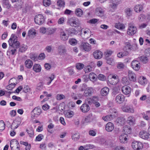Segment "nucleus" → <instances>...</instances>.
<instances>
[{"label": "nucleus", "mask_w": 150, "mask_h": 150, "mask_svg": "<svg viewBox=\"0 0 150 150\" xmlns=\"http://www.w3.org/2000/svg\"><path fill=\"white\" fill-rule=\"evenodd\" d=\"M8 42L10 47L16 49L18 48L20 45L19 42L17 41V37H15L13 34L11 35Z\"/></svg>", "instance_id": "obj_1"}, {"label": "nucleus", "mask_w": 150, "mask_h": 150, "mask_svg": "<svg viewBox=\"0 0 150 150\" xmlns=\"http://www.w3.org/2000/svg\"><path fill=\"white\" fill-rule=\"evenodd\" d=\"M137 30V28L136 26L132 23H129L127 31V34L130 35H133L136 33Z\"/></svg>", "instance_id": "obj_2"}, {"label": "nucleus", "mask_w": 150, "mask_h": 150, "mask_svg": "<svg viewBox=\"0 0 150 150\" xmlns=\"http://www.w3.org/2000/svg\"><path fill=\"white\" fill-rule=\"evenodd\" d=\"M35 23L38 25H42L45 22V19L44 16L41 14H38L35 16L34 18Z\"/></svg>", "instance_id": "obj_3"}, {"label": "nucleus", "mask_w": 150, "mask_h": 150, "mask_svg": "<svg viewBox=\"0 0 150 150\" xmlns=\"http://www.w3.org/2000/svg\"><path fill=\"white\" fill-rule=\"evenodd\" d=\"M20 145L18 141L13 139L10 142V146L12 150H20Z\"/></svg>", "instance_id": "obj_4"}, {"label": "nucleus", "mask_w": 150, "mask_h": 150, "mask_svg": "<svg viewBox=\"0 0 150 150\" xmlns=\"http://www.w3.org/2000/svg\"><path fill=\"white\" fill-rule=\"evenodd\" d=\"M104 9L101 7H97L95 10V14L100 17H102L104 16L105 13Z\"/></svg>", "instance_id": "obj_5"}, {"label": "nucleus", "mask_w": 150, "mask_h": 150, "mask_svg": "<svg viewBox=\"0 0 150 150\" xmlns=\"http://www.w3.org/2000/svg\"><path fill=\"white\" fill-rule=\"evenodd\" d=\"M118 81L119 78L117 75H113L110 78H108L107 83L114 85L116 84Z\"/></svg>", "instance_id": "obj_6"}, {"label": "nucleus", "mask_w": 150, "mask_h": 150, "mask_svg": "<svg viewBox=\"0 0 150 150\" xmlns=\"http://www.w3.org/2000/svg\"><path fill=\"white\" fill-rule=\"evenodd\" d=\"M132 148L135 150H139L142 149L143 147V144L139 142L134 141L132 143Z\"/></svg>", "instance_id": "obj_7"}, {"label": "nucleus", "mask_w": 150, "mask_h": 150, "mask_svg": "<svg viewBox=\"0 0 150 150\" xmlns=\"http://www.w3.org/2000/svg\"><path fill=\"white\" fill-rule=\"evenodd\" d=\"M121 2V0H111L109 7L114 10H116Z\"/></svg>", "instance_id": "obj_8"}, {"label": "nucleus", "mask_w": 150, "mask_h": 150, "mask_svg": "<svg viewBox=\"0 0 150 150\" xmlns=\"http://www.w3.org/2000/svg\"><path fill=\"white\" fill-rule=\"evenodd\" d=\"M42 111L41 109L39 107H35L32 111V115L34 117H37L41 114Z\"/></svg>", "instance_id": "obj_9"}, {"label": "nucleus", "mask_w": 150, "mask_h": 150, "mask_svg": "<svg viewBox=\"0 0 150 150\" xmlns=\"http://www.w3.org/2000/svg\"><path fill=\"white\" fill-rule=\"evenodd\" d=\"M81 49L86 51H89L91 49V47L89 43L84 42H82L80 46Z\"/></svg>", "instance_id": "obj_10"}, {"label": "nucleus", "mask_w": 150, "mask_h": 150, "mask_svg": "<svg viewBox=\"0 0 150 150\" xmlns=\"http://www.w3.org/2000/svg\"><path fill=\"white\" fill-rule=\"evenodd\" d=\"M69 23L71 26L75 27L79 26L80 24V22L78 20L73 18L70 19Z\"/></svg>", "instance_id": "obj_11"}, {"label": "nucleus", "mask_w": 150, "mask_h": 150, "mask_svg": "<svg viewBox=\"0 0 150 150\" xmlns=\"http://www.w3.org/2000/svg\"><path fill=\"white\" fill-rule=\"evenodd\" d=\"M125 99V97L122 94H119L115 97V101L116 103L121 104L123 103Z\"/></svg>", "instance_id": "obj_12"}, {"label": "nucleus", "mask_w": 150, "mask_h": 150, "mask_svg": "<svg viewBox=\"0 0 150 150\" xmlns=\"http://www.w3.org/2000/svg\"><path fill=\"white\" fill-rule=\"evenodd\" d=\"M122 110L124 112L133 113L134 112V110L133 107L125 105L123 106Z\"/></svg>", "instance_id": "obj_13"}, {"label": "nucleus", "mask_w": 150, "mask_h": 150, "mask_svg": "<svg viewBox=\"0 0 150 150\" xmlns=\"http://www.w3.org/2000/svg\"><path fill=\"white\" fill-rule=\"evenodd\" d=\"M132 68L135 71H138L140 67V63L137 60H134L131 63Z\"/></svg>", "instance_id": "obj_14"}, {"label": "nucleus", "mask_w": 150, "mask_h": 150, "mask_svg": "<svg viewBox=\"0 0 150 150\" xmlns=\"http://www.w3.org/2000/svg\"><path fill=\"white\" fill-rule=\"evenodd\" d=\"M122 93L126 95H129L131 92V88L130 87L125 86L122 87Z\"/></svg>", "instance_id": "obj_15"}, {"label": "nucleus", "mask_w": 150, "mask_h": 150, "mask_svg": "<svg viewBox=\"0 0 150 150\" xmlns=\"http://www.w3.org/2000/svg\"><path fill=\"white\" fill-rule=\"evenodd\" d=\"M109 111L111 114L109 115L110 117H111L112 120L117 116L118 112L115 109L112 108Z\"/></svg>", "instance_id": "obj_16"}, {"label": "nucleus", "mask_w": 150, "mask_h": 150, "mask_svg": "<svg viewBox=\"0 0 150 150\" xmlns=\"http://www.w3.org/2000/svg\"><path fill=\"white\" fill-rule=\"evenodd\" d=\"M114 128V125L111 122H108L105 126V129L108 132H112Z\"/></svg>", "instance_id": "obj_17"}, {"label": "nucleus", "mask_w": 150, "mask_h": 150, "mask_svg": "<svg viewBox=\"0 0 150 150\" xmlns=\"http://www.w3.org/2000/svg\"><path fill=\"white\" fill-rule=\"evenodd\" d=\"M90 107L89 105L86 103L83 104L80 107L81 111L84 113H86L89 111Z\"/></svg>", "instance_id": "obj_18"}, {"label": "nucleus", "mask_w": 150, "mask_h": 150, "mask_svg": "<svg viewBox=\"0 0 150 150\" xmlns=\"http://www.w3.org/2000/svg\"><path fill=\"white\" fill-rule=\"evenodd\" d=\"M93 54L94 58L97 59H101L103 56V53L102 52L98 50H97L95 51Z\"/></svg>", "instance_id": "obj_19"}, {"label": "nucleus", "mask_w": 150, "mask_h": 150, "mask_svg": "<svg viewBox=\"0 0 150 150\" xmlns=\"http://www.w3.org/2000/svg\"><path fill=\"white\" fill-rule=\"evenodd\" d=\"M93 92V89L92 88L88 87L87 88L83 94L84 96L87 97L91 96Z\"/></svg>", "instance_id": "obj_20"}, {"label": "nucleus", "mask_w": 150, "mask_h": 150, "mask_svg": "<svg viewBox=\"0 0 150 150\" xmlns=\"http://www.w3.org/2000/svg\"><path fill=\"white\" fill-rule=\"evenodd\" d=\"M125 122V120L123 117H119L117 118L115 121L116 124L118 126L123 125Z\"/></svg>", "instance_id": "obj_21"}, {"label": "nucleus", "mask_w": 150, "mask_h": 150, "mask_svg": "<svg viewBox=\"0 0 150 150\" xmlns=\"http://www.w3.org/2000/svg\"><path fill=\"white\" fill-rule=\"evenodd\" d=\"M129 78L130 81H136V77L135 74L132 71L129 70L128 71Z\"/></svg>", "instance_id": "obj_22"}, {"label": "nucleus", "mask_w": 150, "mask_h": 150, "mask_svg": "<svg viewBox=\"0 0 150 150\" xmlns=\"http://www.w3.org/2000/svg\"><path fill=\"white\" fill-rule=\"evenodd\" d=\"M25 66L28 69H30L33 66V62L30 59H27L24 63Z\"/></svg>", "instance_id": "obj_23"}, {"label": "nucleus", "mask_w": 150, "mask_h": 150, "mask_svg": "<svg viewBox=\"0 0 150 150\" xmlns=\"http://www.w3.org/2000/svg\"><path fill=\"white\" fill-rule=\"evenodd\" d=\"M139 135L140 137L145 139H147L149 136V134L144 131H141L139 133Z\"/></svg>", "instance_id": "obj_24"}, {"label": "nucleus", "mask_w": 150, "mask_h": 150, "mask_svg": "<svg viewBox=\"0 0 150 150\" xmlns=\"http://www.w3.org/2000/svg\"><path fill=\"white\" fill-rule=\"evenodd\" d=\"M57 50L58 53L60 55L64 54L66 52V50L64 46L62 45L59 46Z\"/></svg>", "instance_id": "obj_25"}, {"label": "nucleus", "mask_w": 150, "mask_h": 150, "mask_svg": "<svg viewBox=\"0 0 150 150\" xmlns=\"http://www.w3.org/2000/svg\"><path fill=\"white\" fill-rule=\"evenodd\" d=\"M127 134H122L119 137L120 142L122 143H124L127 140Z\"/></svg>", "instance_id": "obj_26"}, {"label": "nucleus", "mask_w": 150, "mask_h": 150, "mask_svg": "<svg viewBox=\"0 0 150 150\" xmlns=\"http://www.w3.org/2000/svg\"><path fill=\"white\" fill-rule=\"evenodd\" d=\"M142 115L143 118L146 120H150V111L142 113Z\"/></svg>", "instance_id": "obj_27"}, {"label": "nucleus", "mask_w": 150, "mask_h": 150, "mask_svg": "<svg viewBox=\"0 0 150 150\" xmlns=\"http://www.w3.org/2000/svg\"><path fill=\"white\" fill-rule=\"evenodd\" d=\"M60 37L61 39L64 41H66L68 39V36L64 31L62 30L60 33Z\"/></svg>", "instance_id": "obj_28"}, {"label": "nucleus", "mask_w": 150, "mask_h": 150, "mask_svg": "<svg viewBox=\"0 0 150 150\" xmlns=\"http://www.w3.org/2000/svg\"><path fill=\"white\" fill-rule=\"evenodd\" d=\"M138 81L139 83L141 84L144 85L146 83L147 81L145 77L141 76L139 79Z\"/></svg>", "instance_id": "obj_29"}, {"label": "nucleus", "mask_w": 150, "mask_h": 150, "mask_svg": "<svg viewBox=\"0 0 150 150\" xmlns=\"http://www.w3.org/2000/svg\"><path fill=\"white\" fill-rule=\"evenodd\" d=\"M109 91L108 88L107 87H104L101 91V94L102 96H106L108 93Z\"/></svg>", "instance_id": "obj_30"}, {"label": "nucleus", "mask_w": 150, "mask_h": 150, "mask_svg": "<svg viewBox=\"0 0 150 150\" xmlns=\"http://www.w3.org/2000/svg\"><path fill=\"white\" fill-rule=\"evenodd\" d=\"M33 70L36 72H40L41 70V67L40 65L38 64H34L33 67Z\"/></svg>", "instance_id": "obj_31"}, {"label": "nucleus", "mask_w": 150, "mask_h": 150, "mask_svg": "<svg viewBox=\"0 0 150 150\" xmlns=\"http://www.w3.org/2000/svg\"><path fill=\"white\" fill-rule=\"evenodd\" d=\"M127 123L130 125H132L134 124L135 119L134 117L129 116L127 118Z\"/></svg>", "instance_id": "obj_32"}, {"label": "nucleus", "mask_w": 150, "mask_h": 150, "mask_svg": "<svg viewBox=\"0 0 150 150\" xmlns=\"http://www.w3.org/2000/svg\"><path fill=\"white\" fill-rule=\"evenodd\" d=\"M56 28H47V34L50 35L53 34L56 30Z\"/></svg>", "instance_id": "obj_33"}, {"label": "nucleus", "mask_w": 150, "mask_h": 150, "mask_svg": "<svg viewBox=\"0 0 150 150\" xmlns=\"http://www.w3.org/2000/svg\"><path fill=\"white\" fill-rule=\"evenodd\" d=\"M134 9L136 12H139L142 10L143 6L142 5L137 4L135 6Z\"/></svg>", "instance_id": "obj_34"}, {"label": "nucleus", "mask_w": 150, "mask_h": 150, "mask_svg": "<svg viewBox=\"0 0 150 150\" xmlns=\"http://www.w3.org/2000/svg\"><path fill=\"white\" fill-rule=\"evenodd\" d=\"M139 58L140 61L144 63H146L149 61L148 57L144 56H141L139 57Z\"/></svg>", "instance_id": "obj_35"}, {"label": "nucleus", "mask_w": 150, "mask_h": 150, "mask_svg": "<svg viewBox=\"0 0 150 150\" xmlns=\"http://www.w3.org/2000/svg\"><path fill=\"white\" fill-rule=\"evenodd\" d=\"M75 13L77 16L81 17L83 14V11L81 8H78L76 9Z\"/></svg>", "instance_id": "obj_36"}, {"label": "nucleus", "mask_w": 150, "mask_h": 150, "mask_svg": "<svg viewBox=\"0 0 150 150\" xmlns=\"http://www.w3.org/2000/svg\"><path fill=\"white\" fill-rule=\"evenodd\" d=\"M28 49L27 45H22L20 47L19 51L21 52H24Z\"/></svg>", "instance_id": "obj_37"}, {"label": "nucleus", "mask_w": 150, "mask_h": 150, "mask_svg": "<svg viewBox=\"0 0 150 150\" xmlns=\"http://www.w3.org/2000/svg\"><path fill=\"white\" fill-rule=\"evenodd\" d=\"M3 6L4 7L9 8L11 6L8 0H3Z\"/></svg>", "instance_id": "obj_38"}, {"label": "nucleus", "mask_w": 150, "mask_h": 150, "mask_svg": "<svg viewBox=\"0 0 150 150\" xmlns=\"http://www.w3.org/2000/svg\"><path fill=\"white\" fill-rule=\"evenodd\" d=\"M26 131L30 137L32 138L33 137L34 131L32 128H30L29 129H27Z\"/></svg>", "instance_id": "obj_39"}, {"label": "nucleus", "mask_w": 150, "mask_h": 150, "mask_svg": "<svg viewBox=\"0 0 150 150\" xmlns=\"http://www.w3.org/2000/svg\"><path fill=\"white\" fill-rule=\"evenodd\" d=\"M122 82L124 84L128 85L129 83V81L128 80L127 77H124L122 79Z\"/></svg>", "instance_id": "obj_40"}, {"label": "nucleus", "mask_w": 150, "mask_h": 150, "mask_svg": "<svg viewBox=\"0 0 150 150\" xmlns=\"http://www.w3.org/2000/svg\"><path fill=\"white\" fill-rule=\"evenodd\" d=\"M57 5L60 7H64L65 2L64 0H58L57 2Z\"/></svg>", "instance_id": "obj_41"}, {"label": "nucleus", "mask_w": 150, "mask_h": 150, "mask_svg": "<svg viewBox=\"0 0 150 150\" xmlns=\"http://www.w3.org/2000/svg\"><path fill=\"white\" fill-rule=\"evenodd\" d=\"M117 67L119 69H123L125 68V65L121 62H119L117 64Z\"/></svg>", "instance_id": "obj_42"}, {"label": "nucleus", "mask_w": 150, "mask_h": 150, "mask_svg": "<svg viewBox=\"0 0 150 150\" xmlns=\"http://www.w3.org/2000/svg\"><path fill=\"white\" fill-rule=\"evenodd\" d=\"M123 130L125 133L130 134L131 132V129L129 127L126 126L124 127Z\"/></svg>", "instance_id": "obj_43"}, {"label": "nucleus", "mask_w": 150, "mask_h": 150, "mask_svg": "<svg viewBox=\"0 0 150 150\" xmlns=\"http://www.w3.org/2000/svg\"><path fill=\"white\" fill-rule=\"evenodd\" d=\"M79 133H76L74 134L72 136V138L73 140L75 141L78 140L79 138Z\"/></svg>", "instance_id": "obj_44"}, {"label": "nucleus", "mask_w": 150, "mask_h": 150, "mask_svg": "<svg viewBox=\"0 0 150 150\" xmlns=\"http://www.w3.org/2000/svg\"><path fill=\"white\" fill-rule=\"evenodd\" d=\"M125 12L127 16H131L132 15V11L130 8H127L125 9Z\"/></svg>", "instance_id": "obj_45"}, {"label": "nucleus", "mask_w": 150, "mask_h": 150, "mask_svg": "<svg viewBox=\"0 0 150 150\" xmlns=\"http://www.w3.org/2000/svg\"><path fill=\"white\" fill-rule=\"evenodd\" d=\"M5 128V124L3 120L0 121V131L4 130Z\"/></svg>", "instance_id": "obj_46"}, {"label": "nucleus", "mask_w": 150, "mask_h": 150, "mask_svg": "<svg viewBox=\"0 0 150 150\" xmlns=\"http://www.w3.org/2000/svg\"><path fill=\"white\" fill-rule=\"evenodd\" d=\"M56 98L57 100H60L65 98L64 95L62 94H58L56 96Z\"/></svg>", "instance_id": "obj_47"}, {"label": "nucleus", "mask_w": 150, "mask_h": 150, "mask_svg": "<svg viewBox=\"0 0 150 150\" xmlns=\"http://www.w3.org/2000/svg\"><path fill=\"white\" fill-rule=\"evenodd\" d=\"M84 150H87L90 149H92L94 147L93 145L88 144H86L84 146Z\"/></svg>", "instance_id": "obj_48"}, {"label": "nucleus", "mask_w": 150, "mask_h": 150, "mask_svg": "<svg viewBox=\"0 0 150 150\" xmlns=\"http://www.w3.org/2000/svg\"><path fill=\"white\" fill-rule=\"evenodd\" d=\"M115 28L119 29H123L125 28V26L122 24L120 23L116 24L115 25Z\"/></svg>", "instance_id": "obj_49"}, {"label": "nucleus", "mask_w": 150, "mask_h": 150, "mask_svg": "<svg viewBox=\"0 0 150 150\" xmlns=\"http://www.w3.org/2000/svg\"><path fill=\"white\" fill-rule=\"evenodd\" d=\"M113 52L110 50H108L105 52L104 54L105 58H108L112 53Z\"/></svg>", "instance_id": "obj_50"}, {"label": "nucleus", "mask_w": 150, "mask_h": 150, "mask_svg": "<svg viewBox=\"0 0 150 150\" xmlns=\"http://www.w3.org/2000/svg\"><path fill=\"white\" fill-rule=\"evenodd\" d=\"M69 42L71 45H75L77 43V41L74 38L69 39Z\"/></svg>", "instance_id": "obj_51"}, {"label": "nucleus", "mask_w": 150, "mask_h": 150, "mask_svg": "<svg viewBox=\"0 0 150 150\" xmlns=\"http://www.w3.org/2000/svg\"><path fill=\"white\" fill-rule=\"evenodd\" d=\"M36 34L35 32V30L33 29L32 28L29 30L28 31V35L29 36L35 35Z\"/></svg>", "instance_id": "obj_52"}, {"label": "nucleus", "mask_w": 150, "mask_h": 150, "mask_svg": "<svg viewBox=\"0 0 150 150\" xmlns=\"http://www.w3.org/2000/svg\"><path fill=\"white\" fill-rule=\"evenodd\" d=\"M84 65L82 63H79L76 64V68L78 70H81L84 67Z\"/></svg>", "instance_id": "obj_53"}, {"label": "nucleus", "mask_w": 150, "mask_h": 150, "mask_svg": "<svg viewBox=\"0 0 150 150\" xmlns=\"http://www.w3.org/2000/svg\"><path fill=\"white\" fill-rule=\"evenodd\" d=\"M96 74L94 73H91L89 75V79L91 81L95 80L96 79Z\"/></svg>", "instance_id": "obj_54"}, {"label": "nucleus", "mask_w": 150, "mask_h": 150, "mask_svg": "<svg viewBox=\"0 0 150 150\" xmlns=\"http://www.w3.org/2000/svg\"><path fill=\"white\" fill-rule=\"evenodd\" d=\"M13 124L16 123L17 125H20L21 122V119L20 117H17L15 120L13 121Z\"/></svg>", "instance_id": "obj_55"}, {"label": "nucleus", "mask_w": 150, "mask_h": 150, "mask_svg": "<svg viewBox=\"0 0 150 150\" xmlns=\"http://www.w3.org/2000/svg\"><path fill=\"white\" fill-rule=\"evenodd\" d=\"M54 75L53 74H52L50 77L48 78V81H49L47 82V84L48 85H49L51 83L52 81L54 79Z\"/></svg>", "instance_id": "obj_56"}, {"label": "nucleus", "mask_w": 150, "mask_h": 150, "mask_svg": "<svg viewBox=\"0 0 150 150\" xmlns=\"http://www.w3.org/2000/svg\"><path fill=\"white\" fill-rule=\"evenodd\" d=\"M43 3L44 6H49L50 4V0H43Z\"/></svg>", "instance_id": "obj_57"}, {"label": "nucleus", "mask_w": 150, "mask_h": 150, "mask_svg": "<svg viewBox=\"0 0 150 150\" xmlns=\"http://www.w3.org/2000/svg\"><path fill=\"white\" fill-rule=\"evenodd\" d=\"M102 119L105 121H110L112 120L111 117H110L109 115L103 117Z\"/></svg>", "instance_id": "obj_58"}, {"label": "nucleus", "mask_w": 150, "mask_h": 150, "mask_svg": "<svg viewBox=\"0 0 150 150\" xmlns=\"http://www.w3.org/2000/svg\"><path fill=\"white\" fill-rule=\"evenodd\" d=\"M44 136L42 134H39L36 137L35 140L38 141H41L43 138Z\"/></svg>", "instance_id": "obj_59"}, {"label": "nucleus", "mask_w": 150, "mask_h": 150, "mask_svg": "<svg viewBox=\"0 0 150 150\" xmlns=\"http://www.w3.org/2000/svg\"><path fill=\"white\" fill-rule=\"evenodd\" d=\"M16 84L15 83H11L8 85L7 87V89L9 90H11L15 86Z\"/></svg>", "instance_id": "obj_60"}, {"label": "nucleus", "mask_w": 150, "mask_h": 150, "mask_svg": "<svg viewBox=\"0 0 150 150\" xmlns=\"http://www.w3.org/2000/svg\"><path fill=\"white\" fill-rule=\"evenodd\" d=\"M30 58L35 61L36 60L38 59V57L35 54H30Z\"/></svg>", "instance_id": "obj_61"}, {"label": "nucleus", "mask_w": 150, "mask_h": 150, "mask_svg": "<svg viewBox=\"0 0 150 150\" xmlns=\"http://www.w3.org/2000/svg\"><path fill=\"white\" fill-rule=\"evenodd\" d=\"M65 116L67 117L70 118L72 117L73 115V112H66L65 114Z\"/></svg>", "instance_id": "obj_62"}, {"label": "nucleus", "mask_w": 150, "mask_h": 150, "mask_svg": "<svg viewBox=\"0 0 150 150\" xmlns=\"http://www.w3.org/2000/svg\"><path fill=\"white\" fill-rule=\"evenodd\" d=\"M98 20L97 19L93 18L89 21H88V23L91 24H95L97 22Z\"/></svg>", "instance_id": "obj_63"}, {"label": "nucleus", "mask_w": 150, "mask_h": 150, "mask_svg": "<svg viewBox=\"0 0 150 150\" xmlns=\"http://www.w3.org/2000/svg\"><path fill=\"white\" fill-rule=\"evenodd\" d=\"M23 90L25 93H26L30 91V88L28 85H25Z\"/></svg>", "instance_id": "obj_64"}]
</instances>
